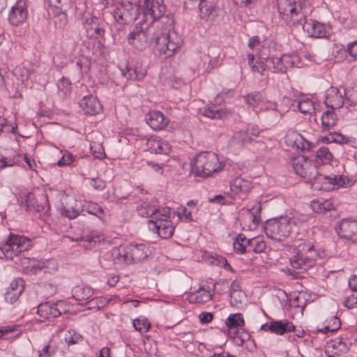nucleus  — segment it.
Listing matches in <instances>:
<instances>
[{
  "label": "nucleus",
  "instance_id": "obj_34",
  "mask_svg": "<svg viewBox=\"0 0 357 357\" xmlns=\"http://www.w3.org/2000/svg\"><path fill=\"white\" fill-rule=\"evenodd\" d=\"M310 206L312 211L317 213H324L334 208L332 202L328 199L312 200Z\"/></svg>",
  "mask_w": 357,
  "mask_h": 357
},
{
  "label": "nucleus",
  "instance_id": "obj_8",
  "mask_svg": "<svg viewBox=\"0 0 357 357\" xmlns=\"http://www.w3.org/2000/svg\"><path fill=\"white\" fill-rule=\"evenodd\" d=\"M31 246V241L29 238L23 236L10 234L0 249L6 259L13 260L15 257L28 250Z\"/></svg>",
  "mask_w": 357,
  "mask_h": 357
},
{
  "label": "nucleus",
  "instance_id": "obj_28",
  "mask_svg": "<svg viewBox=\"0 0 357 357\" xmlns=\"http://www.w3.org/2000/svg\"><path fill=\"white\" fill-rule=\"evenodd\" d=\"M163 208L157 207L155 205L151 204L149 202H143L137 206V211L140 216L145 218H151L155 220L161 213L160 211Z\"/></svg>",
  "mask_w": 357,
  "mask_h": 357
},
{
  "label": "nucleus",
  "instance_id": "obj_10",
  "mask_svg": "<svg viewBox=\"0 0 357 357\" xmlns=\"http://www.w3.org/2000/svg\"><path fill=\"white\" fill-rule=\"evenodd\" d=\"M166 12L163 0H144L142 5L143 22L155 24V22L162 18Z\"/></svg>",
  "mask_w": 357,
  "mask_h": 357
},
{
  "label": "nucleus",
  "instance_id": "obj_48",
  "mask_svg": "<svg viewBox=\"0 0 357 357\" xmlns=\"http://www.w3.org/2000/svg\"><path fill=\"white\" fill-rule=\"evenodd\" d=\"M51 10H57L60 8V10H68L72 6V2L70 0H47Z\"/></svg>",
  "mask_w": 357,
  "mask_h": 357
},
{
  "label": "nucleus",
  "instance_id": "obj_12",
  "mask_svg": "<svg viewBox=\"0 0 357 357\" xmlns=\"http://www.w3.org/2000/svg\"><path fill=\"white\" fill-rule=\"evenodd\" d=\"M291 165L298 175L306 178L309 181H311L313 175L316 174L317 165L312 164L303 156L292 159Z\"/></svg>",
  "mask_w": 357,
  "mask_h": 357
},
{
  "label": "nucleus",
  "instance_id": "obj_20",
  "mask_svg": "<svg viewBox=\"0 0 357 357\" xmlns=\"http://www.w3.org/2000/svg\"><path fill=\"white\" fill-rule=\"evenodd\" d=\"M311 182L312 188L314 190H324L329 191L334 190L332 185V181L335 179L332 178V176H325L318 172L317 167H316V174L313 175Z\"/></svg>",
  "mask_w": 357,
  "mask_h": 357
},
{
  "label": "nucleus",
  "instance_id": "obj_31",
  "mask_svg": "<svg viewBox=\"0 0 357 357\" xmlns=\"http://www.w3.org/2000/svg\"><path fill=\"white\" fill-rule=\"evenodd\" d=\"M72 294L76 301H82L91 298L93 294V290L89 286L80 284L73 289Z\"/></svg>",
  "mask_w": 357,
  "mask_h": 357
},
{
  "label": "nucleus",
  "instance_id": "obj_33",
  "mask_svg": "<svg viewBox=\"0 0 357 357\" xmlns=\"http://www.w3.org/2000/svg\"><path fill=\"white\" fill-rule=\"evenodd\" d=\"M333 110H327L322 114L321 127L323 130H329L336 125L337 116Z\"/></svg>",
  "mask_w": 357,
  "mask_h": 357
},
{
  "label": "nucleus",
  "instance_id": "obj_3",
  "mask_svg": "<svg viewBox=\"0 0 357 357\" xmlns=\"http://www.w3.org/2000/svg\"><path fill=\"white\" fill-rule=\"evenodd\" d=\"M190 165L195 176L202 178H206L213 173L221 171L225 166L219 161L218 155L213 152H202L197 154Z\"/></svg>",
  "mask_w": 357,
  "mask_h": 357
},
{
  "label": "nucleus",
  "instance_id": "obj_37",
  "mask_svg": "<svg viewBox=\"0 0 357 357\" xmlns=\"http://www.w3.org/2000/svg\"><path fill=\"white\" fill-rule=\"evenodd\" d=\"M249 239L243 234H238L233 243V248L238 254H244L248 252Z\"/></svg>",
  "mask_w": 357,
  "mask_h": 357
},
{
  "label": "nucleus",
  "instance_id": "obj_45",
  "mask_svg": "<svg viewBox=\"0 0 357 357\" xmlns=\"http://www.w3.org/2000/svg\"><path fill=\"white\" fill-rule=\"evenodd\" d=\"M344 96L345 102L349 106H356L357 105V87L344 89Z\"/></svg>",
  "mask_w": 357,
  "mask_h": 357
},
{
  "label": "nucleus",
  "instance_id": "obj_5",
  "mask_svg": "<svg viewBox=\"0 0 357 357\" xmlns=\"http://www.w3.org/2000/svg\"><path fill=\"white\" fill-rule=\"evenodd\" d=\"M149 250L144 244H130L112 251L114 260L126 264L137 263L149 256Z\"/></svg>",
  "mask_w": 357,
  "mask_h": 357
},
{
  "label": "nucleus",
  "instance_id": "obj_60",
  "mask_svg": "<svg viewBox=\"0 0 357 357\" xmlns=\"http://www.w3.org/2000/svg\"><path fill=\"white\" fill-rule=\"evenodd\" d=\"M332 178H335L334 181H332V185L334 187L335 189H338L340 187H344L346 185V180L347 178L345 177H343L342 176H336V175H331Z\"/></svg>",
  "mask_w": 357,
  "mask_h": 357
},
{
  "label": "nucleus",
  "instance_id": "obj_36",
  "mask_svg": "<svg viewBox=\"0 0 357 357\" xmlns=\"http://www.w3.org/2000/svg\"><path fill=\"white\" fill-rule=\"evenodd\" d=\"M121 74L129 80H140L146 75L145 70L137 71V68L126 66L125 69H121Z\"/></svg>",
  "mask_w": 357,
  "mask_h": 357
},
{
  "label": "nucleus",
  "instance_id": "obj_24",
  "mask_svg": "<svg viewBox=\"0 0 357 357\" xmlns=\"http://www.w3.org/2000/svg\"><path fill=\"white\" fill-rule=\"evenodd\" d=\"M199 10L202 19L206 20L213 19L218 12L217 0H199Z\"/></svg>",
  "mask_w": 357,
  "mask_h": 357
},
{
  "label": "nucleus",
  "instance_id": "obj_1",
  "mask_svg": "<svg viewBox=\"0 0 357 357\" xmlns=\"http://www.w3.org/2000/svg\"><path fill=\"white\" fill-rule=\"evenodd\" d=\"M278 13L289 26L301 25L303 31L313 38H326L328 33L326 25L317 20H306L308 3L304 1L278 0Z\"/></svg>",
  "mask_w": 357,
  "mask_h": 357
},
{
  "label": "nucleus",
  "instance_id": "obj_55",
  "mask_svg": "<svg viewBox=\"0 0 357 357\" xmlns=\"http://www.w3.org/2000/svg\"><path fill=\"white\" fill-rule=\"evenodd\" d=\"M75 161V158L72 153L65 151L62 157L58 160L57 165L59 167L70 165Z\"/></svg>",
  "mask_w": 357,
  "mask_h": 357
},
{
  "label": "nucleus",
  "instance_id": "obj_40",
  "mask_svg": "<svg viewBox=\"0 0 357 357\" xmlns=\"http://www.w3.org/2000/svg\"><path fill=\"white\" fill-rule=\"evenodd\" d=\"M315 157L317 163L327 164L331 161L333 155L328 148L321 146L316 151Z\"/></svg>",
  "mask_w": 357,
  "mask_h": 357
},
{
  "label": "nucleus",
  "instance_id": "obj_51",
  "mask_svg": "<svg viewBox=\"0 0 357 357\" xmlns=\"http://www.w3.org/2000/svg\"><path fill=\"white\" fill-rule=\"evenodd\" d=\"M133 326L140 333H146L151 328V324L146 319H135L133 321Z\"/></svg>",
  "mask_w": 357,
  "mask_h": 357
},
{
  "label": "nucleus",
  "instance_id": "obj_54",
  "mask_svg": "<svg viewBox=\"0 0 357 357\" xmlns=\"http://www.w3.org/2000/svg\"><path fill=\"white\" fill-rule=\"evenodd\" d=\"M56 349L57 347L56 345L50 342V344L45 346L42 350L39 351L38 357H52L55 354Z\"/></svg>",
  "mask_w": 357,
  "mask_h": 357
},
{
  "label": "nucleus",
  "instance_id": "obj_57",
  "mask_svg": "<svg viewBox=\"0 0 357 357\" xmlns=\"http://www.w3.org/2000/svg\"><path fill=\"white\" fill-rule=\"evenodd\" d=\"M22 293L17 290L14 291L8 289L5 294V298L10 303H13L19 298Z\"/></svg>",
  "mask_w": 357,
  "mask_h": 357
},
{
  "label": "nucleus",
  "instance_id": "obj_58",
  "mask_svg": "<svg viewBox=\"0 0 357 357\" xmlns=\"http://www.w3.org/2000/svg\"><path fill=\"white\" fill-rule=\"evenodd\" d=\"M178 48H179V44L172 41L169 38L168 44L165 46V52L163 54L171 56Z\"/></svg>",
  "mask_w": 357,
  "mask_h": 357
},
{
  "label": "nucleus",
  "instance_id": "obj_19",
  "mask_svg": "<svg viewBox=\"0 0 357 357\" xmlns=\"http://www.w3.org/2000/svg\"><path fill=\"white\" fill-rule=\"evenodd\" d=\"M337 233L340 238L354 242L357 239V222L343 220L339 225Z\"/></svg>",
  "mask_w": 357,
  "mask_h": 357
},
{
  "label": "nucleus",
  "instance_id": "obj_22",
  "mask_svg": "<svg viewBox=\"0 0 357 357\" xmlns=\"http://www.w3.org/2000/svg\"><path fill=\"white\" fill-rule=\"evenodd\" d=\"M145 119L149 126L155 130H162L169 123V119L161 112L157 110L147 113Z\"/></svg>",
  "mask_w": 357,
  "mask_h": 357
},
{
  "label": "nucleus",
  "instance_id": "obj_35",
  "mask_svg": "<svg viewBox=\"0 0 357 357\" xmlns=\"http://www.w3.org/2000/svg\"><path fill=\"white\" fill-rule=\"evenodd\" d=\"M298 109L304 114H311L314 112V102L308 97L301 98L298 102Z\"/></svg>",
  "mask_w": 357,
  "mask_h": 357
},
{
  "label": "nucleus",
  "instance_id": "obj_15",
  "mask_svg": "<svg viewBox=\"0 0 357 357\" xmlns=\"http://www.w3.org/2000/svg\"><path fill=\"white\" fill-rule=\"evenodd\" d=\"M284 141L288 146L298 150L310 151L312 147V144L309 141L306 140L300 133L294 130L287 131Z\"/></svg>",
  "mask_w": 357,
  "mask_h": 357
},
{
  "label": "nucleus",
  "instance_id": "obj_39",
  "mask_svg": "<svg viewBox=\"0 0 357 357\" xmlns=\"http://www.w3.org/2000/svg\"><path fill=\"white\" fill-rule=\"evenodd\" d=\"M229 335L234 340V342L238 345H243V343L250 337L249 333L242 328L235 329V331H231V332H229Z\"/></svg>",
  "mask_w": 357,
  "mask_h": 357
},
{
  "label": "nucleus",
  "instance_id": "obj_30",
  "mask_svg": "<svg viewBox=\"0 0 357 357\" xmlns=\"http://www.w3.org/2000/svg\"><path fill=\"white\" fill-rule=\"evenodd\" d=\"M213 296V292H211L208 287L206 289L204 287H200L197 291L191 294L190 301L197 303H204L211 300Z\"/></svg>",
  "mask_w": 357,
  "mask_h": 357
},
{
  "label": "nucleus",
  "instance_id": "obj_32",
  "mask_svg": "<svg viewBox=\"0 0 357 357\" xmlns=\"http://www.w3.org/2000/svg\"><path fill=\"white\" fill-rule=\"evenodd\" d=\"M228 333L235 329H239L245 325L243 316L241 313L230 314L225 321Z\"/></svg>",
  "mask_w": 357,
  "mask_h": 357
},
{
  "label": "nucleus",
  "instance_id": "obj_59",
  "mask_svg": "<svg viewBox=\"0 0 357 357\" xmlns=\"http://www.w3.org/2000/svg\"><path fill=\"white\" fill-rule=\"evenodd\" d=\"M24 280L21 278H17L16 280H14L9 286V289L10 291H19L20 292H22L24 290Z\"/></svg>",
  "mask_w": 357,
  "mask_h": 357
},
{
  "label": "nucleus",
  "instance_id": "obj_25",
  "mask_svg": "<svg viewBox=\"0 0 357 357\" xmlns=\"http://www.w3.org/2000/svg\"><path fill=\"white\" fill-rule=\"evenodd\" d=\"M169 37V34L162 32L159 26L155 24V34L152 36L151 45L160 54L165 52V46L168 44Z\"/></svg>",
  "mask_w": 357,
  "mask_h": 357
},
{
  "label": "nucleus",
  "instance_id": "obj_4",
  "mask_svg": "<svg viewBox=\"0 0 357 357\" xmlns=\"http://www.w3.org/2000/svg\"><path fill=\"white\" fill-rule=\"evenodd\" d=\"M155 34V24L139 22L128 36V42L134 49L143 51L151 45L152 36Z\"/></svg>",
  "mask_w": 357,
  "mask_h": 357
},
{
  "label": "nucleus",
  "instance_id": "obj_46",
  "mask_svg": "<svg viewBox=\"0 0 357 357\" xmlns=\"http://www.w3.org/2000/svg\"><path fill=\"white\" fill-rule=\"evenodd\" d=\"M243 99L248 105L255 107L263 101L264 96L259 91H253L244 96Z\"/></svg>",
  "mask_w": 357,
  "mask_h": 357
},
{
  "label": "nucleus",
  "instance_id": "obj_14",
  "mask_svg": "<svg viewBox=\"0 0 357 357\" xmlns=\"http://www.w3.org/2000/svg\"><path fill=\"white\" fill-rule=\"evenodd\" d=\"M27 6L24 0H18L10 8L8 20L13 26H19L27 18Z\"/></svg>",
  "mask_w": 357,
  "mask_h": 357
},
{
  "label": "nucleus",
  "instance_id": "obj_47",
  "mask_svg": "<svg viewBox=\"0 0 357 357\" xmlns=\"http://www.w3.org/2000/svg\"><path fill=\"white\" fill-rule=\"evenodd\" d=\"M57 86L59 93L63 97H66L71 91L72 83L69 79L63 77L59 80Z\"/></svg>",
  "mask_w": 357,
  "mask_h": 357
},
{
  "label": "nucleus",
  "instance_id": "obj_9",
  "mask_svg": "<svg viewBox=\"0 0 357 357\" xmlns=\"http://www.w3.org/2000/svg\"><path fill=\"white\" fill-rule=\"evenodd\" d=\"M265 60L274 73H285L290 68L298 67L301 63L297 54H284L280 57L267 56Z\"/></svg>",
  "mask_w": 357,
  "mask_h": 357
},
{
  "label": "nucleus",
  "instance_id": "obj_23",
  "mask_svg": "<svg viewBox=\"0 0 357 357\" xmlns=\"http://www.w3.org/2000/svg\"><path fill=\"white\" fill-rule=\"evenodd\" d=\"M83 212V202L75 199H71L61 208V214L71 220L75 219Z\"/></svg>",
  "mask_w": 357,
  "mask_h": 357
},
{
  "label": "nucleus",
  "instance_id": "obj_27",
  "mask_svg": "<svg viewBox=\"0 0 357 357\" xmlns=\"http://www.w3.org/2000/svg\"><path fill=\"white\" fill-rule=\"evenodd\" d=\"M252 186L250 181L241 177L234 178L230 183V188L234 194L240 195L242 199L251 190Z\"/></svg>",
  "mask_w": 357,
  "mask_h": 357
},
{
  "label": "nucleus",
  "instance_id": "obj_43",
  "mask_svg": "<svg viewBox=\"0 0 357 357\" xmlns=\"http://www.w3.org/2000/svg\"><path fill=\"white\" fill-rule=\"evenodd\" d=\"M265 242L259 238L249 239L248 252L261 253L265 250Z\"/></svg>",
  "mask_w": 357,
  "mask_h": 357
},
{
  "label": "nucleus",
  "instance_id": "obj_56",
  "mask_svg": "<svg viewBox=\"0 0 357 357\" xmlns=\"http://www.w3.org/2000/svg\"><path fill=\"white\" fill-rule=\"evenodd\" d=\"M250 218L254 224H257L260 220L261 206L259 205L253 206L252 208L248 209Z\"/></svg>",
  "mask_w": 357,
  "mask_h": 357
},
{
  "label": "nucleus",
  "instance_id": "obj_52",
  "mask_svg": "<svg viewBox=\"0 0 357 357\" xmlns=\"http://www.w3.org/2000/svg\"><path fill=\"white\" fill-rule=\"evenodd\" d=\"M248 132L243 130H241L236 132L231 139L232 144H237L239 146H242L243 144L247 141Z\"/></svg>",
  "mask_w": 357,
  "mask_h": 357
},
{
  "label": "nucleus",
  "instance_id": "obj_21",
  "mask_svg": "<svg viewBox=\"0 0 357 357\" xmlns=\"http://www.w3.org/2000/svg\"><path fill=\"white\" fill-rule=\"evenodd\" d=\"M79 107L85 114L89 115H96L102 109L98 99L92 95L83 97L79 101Z\"/></svg>",
  "mask_w": 357,
  "mask_h": 357
},
{
  "label": "nucleus",
  "instance_id": "obj_16",
  "mask_svg": "<svg viewBox=\"0 0 357 357\" xmlns=\"http://www.w3.org/2000/svg\"><path fill=\"white\" fill-rule=\"evenodd\" d=\"M63 303L58 301L56 303L45 302L38 305L37 314L43 319L58 317L62 314L61 306Z\"/></svg>",
  "mask_w": 357,
  "mask_h": 357
},
{
  "label": "nucleus",
  "instance_id": "obj_62",
  "mask_svg": "<svg viewBox=\"0 0 357 357\" xmlns=\"http://www.w3.org/2000/svg\"><path fill=\"white\" fill-rule=\"evenodd\" d=\"M213 319V314L208 312H202L199 315V319L201 324H206L210 323Z\"/></svg>",
  "mask_w": 357,
  "mask_h": 357
},
{
  "label": "nucleus",
  "instance_id": "obj_42",
  "mask_svg": "<svg viewBox=\"0 0 357 357\" xmlns=\"http://www.w3.org/2000/svg\"><path fill=\"white\" fill-rule=\"evenodd\" d=\"M25 202L29 211H40L44 208L43 204L38 202L33 193L29 192L26 195Z\"/></svg>",
  "mask_w": 357,
  "mask_h": 357
},
{
  "label": "nucleus",
  "instance_id": "obj_17",
  "mask_svg": "<svg viewBox=\"0 0 357 357\" xmlns=\"http://www.w3.org/2000/svg\"><path fill=\"white\" fill-rule=\"evenodd\" d=\"M344 91L335 86H331L325 92L324 103L328 108L335 109L341 108L344 103Z\"/></svg>",
  "mask_w": 357,
  "mask_h": 357
},
{
  "label": "nucleus",
  "instance_id": "obj_11",
  "mask_svg": "<svg viewBox=\"0 0 357 357\" xmlns=\"http://www.w3.org/2000/svg\"><path fill=\"white\" fill-rule=\"evenodd\" d=\"M139 8L130 1H123L114 10L115 20L120 24H127L136 20Z\"/></svg>",
  "mask_w": 357,
  "mask_h": 357
},
{
  "label": "nucleus",
  "instance_id": "obj_64",
  "mask_svg": "<svg viewBox=\"0 0 357 357\" xmlns=\"http://www.w3.org/2000/svg\"><path fill=\"white\" fill-rule=\"evenodd\" d=\"M347 52L351 57L357 59V40L347 45Z\"/></svg>",
  "mask_w": 357,
  "mask_h": 357
},
{
  "label": "nucleus",
  "instance_id": "obj_7",
  "mask_svg": "<svg viewBox=\"0 0 357 357\" xmlns=\"http://www.w3.org/2000/svg\"><path fill=\"white\" fill-rule=\"evenodd\" d=\"M161 213L155 220H149L147 222L150 231L157 234L161 238L167 239L173 236L174 227L171 221V213L169 208H163Z\"/></svg>",
  "mask_w": 357,
  "mask_h": 357
},
{
  "label": "nucleus",
  "instance_id": "obj_2",
  "mask_svg": "<svg viewBox=\"0 0 357 357\" xmlns=\"http://www.w3.org/2000/svg\"><path fill=\"white\" fill-rule=\"evenodd\" d=\"M326 256L324 250L316 249L311 242L303 241L296 245L290 264L294 268L307 271L320 263Z\"/></svg>",
  "mask_w": 357,
  "mask_h": 357
},
{
  "label": "nucleus",
  "instance_id": "obj_38",
  "mask_svg": "<svg viewBox=\"0 0 357 357\" xmlns=\"http://www.w3.org/2000/svg\"><path fill=\"white\" fill-rule=\"evenodd\" d=\"M83 211H86L89 214L93 215L100 219H102L104 215L103 208L98 204L92 202H83Z\"/></svg>",
  "mask_w": 357,
  "mask_h": 357
},
{
  "label": "nucleus",
  "instance_id": "obj_18",
  "mask_svg": "<svg viewBox=\"0 0 357 357\" xmlns=\"http://www.w3.org/2000/svg\"><path fill=\"white\" fill-rule=\"evenodd\" d=\"M101 20L96 17L86 18L84 21V27L88 38L99 39L102 38L105 35Z\"/></svg>",
  "mask_w": 357,
  "mask_h": 357
},
{
  "label": "nucleus",
  "instance_id": "obj_53",
  "mask_svg": "<svg viewBox=\"0 0 357 357\" xmlns=\"http://www.w3.org/2000/svg\"><path fill=\"white\" fill-rule=\"evenodd\" d=\"M331 321H334V326H331V322H329L324 328L318 329V332L326 333L327 332H335L337 331L341 326L340 319L337 317H333Z\"/></svg>",
  "mask_w": 357,
  "mask_h": 357
},
{
  "label": "nucleus",
  "instance_id": "obj_63",
  "mask_svg": "<svg viewBox=\"0 0 357 357\" xmlns=\"http://www.w3.org/2000/svg\"><path fill=\"white\" fill-rule=\"evenodd\" d=\"M344 305L349 309L357 307V296L351 295L344 300Z\"/></svg>",
  "mask_w": 357,
  "mask_h": 357
},
{
  "label": "nucleus",
  "instance_id": "obj_44",
  "mask_svg": "<svg viewBox=\"0 0 357 357\" xmlns=\"http://www.w3.org/2000/svg\"><path fill=\"white\" fill-rule=\"evenodd\" d=\"M20 331L14 325L5 326L0 328V338L10 339L17 336Z\"/></svg>",
  "mask_w": 357,
  "mask_h": 357
},
{
  "label": "nucleus",
  "instance_id": "obj_49",
  "mask_svg": "<svg viewBox=\"0 0 357 357\" xmlns=\"http://www.w3.org/2000/svg\"><path fill=\"white\" fill-rule=\"evenodd\" d=\"M323 140L327 144H347L349 142V139L346 136L339 132H331L328 136L325 137Z\"/></svg>",
  "mask_w": 357,
  "mask_h": 357
},
{
  "label": "nucleus",
  "instance_id": "obj_6",
  "mask_svg": "<svg viewBox=\"0 0 357 357\" xmlns=\"http://www.w3.org/2000/svg\"><path fill=\"white\" fill-rule=\"evenodd\" d=\"M294 222L287 216L268 220L266 222L264 230L268 238L282 241L290 234Z\"/></svg>",
  "mask_w": 357,
  "mask_h": 357
},
{
  "label": "nucleus",
  "instance_id": "obj_29",
  "mask_svg": "<svg viewBox=\"0 0 357 357\" xmlns=\"http://www.w3.org/2000/svg\"><path fill=\"white\" fill-rule=\"evenodd\" d=\"M147 146L151 153L167 154L170 151L169 144L160 139H150L147 142Z\"/></svg>",
  "mask_w": 357,
  "mask_h": 357
},
{
  "label": "nucleus",
  "instance_id": "obj_26",
  "mask_svg": "<svg viewBox=\"0 0 357 357\" xmlns=\"http://www.w3.org/2000/svg\"><path fill=\"white\" fill-rule=\"evenodd\" d=\"M199 113L212 119H227L231 116V111L227 108L216 109L214 105L199 109Z\"/></svg>",
  "mask_w": 357,
  "mask_h": 357
},
{
  "label": "nucleus",
  "instance_id": "obj_41",
  "mask_svg": "<svg viewBox=\"0 0 357 357\" xmlns=\"http://www.w3.org/2000/svg\"><path fill=\"white\" fill-rule=\"evenodd\" d=\"M53 15V20L55 26L58 28H63L66 26L68 22V10H60V8L57 10H51Z\"/></svg>",
  "mask_w": 357,
  "mask_h": 357
},
{
  "label": "nucleus",
  "instance_id": "obj_61",
  "mask_svg": "<svg viewBox=\"0 0 357 357\" xmlns=\"http://www.w3.org/2000/svg\"><path fill=\"white\" fill-rule=\"evenodd\" d=\"M90 184L96 190H102L106 186L105 182L98 178H91Z\"/></svg>",
  "mask_w": 357,
  "mask_h": 357
},
{
  "label": "nucleus",
  "instance_id": "obj_13",
  "mask_svg": "<svg viewBox=\"0 0 357 357\" xmlns=\"http://www.w3.org/2000/svg\"><path fill=\"white\" fill-rule=\"evenodd\" d=\"M295 326L288 319L272 320L261 326V330L271 332L278 335H283L285 333L295 331Z\"/></svg>",
  "mask_w": 357,
  "mask_h": 357
},
{
  "label": "nucleus",
  "instance_id": "obj_50",
  "mask_svg": "<svg viewBox=\"0 0 357 357\" xmlns=\"http://www.w3.org/2000/svg\"><path fill=\"white\" fill-rule=\"evenodd\" d=\"M251 69L253 72H257L263 76L265 75L266 70L270 69V65L266 61L265 58H259V60L256 61L255 64L252 66Z\"/></svg>",
  "mask_w": 357,
  "mask_h": 357
}]
</instances>
